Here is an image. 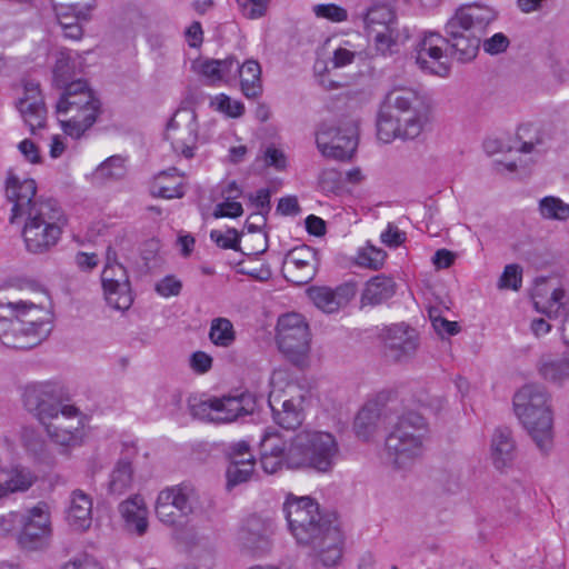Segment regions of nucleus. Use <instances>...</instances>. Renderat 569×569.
<instances>
[{"mask_svg": "<svg viewBox=\"0 0 569 569\" xmlns=\"http://www.w3.org/2000/svg\"><path fill=\"white\" fill-rule=\"evenodd\" d=\"M213 359L204 351H196L189 358L191 370L198 375H204L212 368Z\"/></svg>", "mask_w": 569, "mask_h": 569, "instance_id": "4d7b16f0", "label": "nucleus"}, {"mask_svg": "<svg viewBox=\"0 0 569 569\" xmlns=\"http://www.w3.org/2000/svg\"><path fill=\"white\" fill-rule=\"evenodd\" d=\"M214 104L217 110L226 113L231 118H239L244 112V106L241 101L232 100L227 94H219L214 98Z\"/></svg>", "mask_w": 569, "mask_h": 569, "instance_id": "3c124183", "label": "nucleus"}, {"mask_svg": "<svg viewBox=\"0 0 569 569\" xmlns=\"http://www.w3.org/2000/svg\"><path fill=\"white\" fill-rule=\"evenodd\" d=\"M91 6L83 8H80L78 4H71V6H57L56 7V13L57 18L61 24V27L64 29V36L70 39L78 40L82 37V28L79 23L68 22L63 19H67L69 16H74L77 20L83 19L87 20L88 18V11L91 10Z\"/></svg>", "mask_w": 569, "mask_h": 569, "instance_id": "c9c22d12", "label": "nucleus"}, {"mask_svg": "<svg viewBox=\"0 0 569 569\" xmlns=\"http://www.w3.org/2000/svg\"><path fill=\"white\" fill-rule=\"evenodd\" d=\"M279 350L293 363L303 361L310 350L309 326L299 313H288L279 318L277 325Z\"/></svg>", "mask_w": 569, "mask_h": 569, "instance_id": "ddd939ff", "label": "nucleus"}, {"mask_svg": "<svg viewBox=\"0 0 569 569\" xmlns=\"http://www.w3.org/2000/svg\"><path fill=\"white\" fill-rule=\"evenodd\" d=\"M188 407L193 418L218 423L231 422L241 416L251 413L254 409V399L247 392L234 397L190 398Z\"/></svg>", "mask_w": 569, "mask_h": 569, "instance_id": "9d476101", "label": "nucleus"}, {"mask_svg": "<svg viewBox=\"0 0 569 569\" xmlns=\"http://www.w3.org/2000/svg\"><path fill=\"white\" fill-rule=\"evenodd\" d=\"M522 283V268L517 263L507 264L498 281L499 289L519 290Z\"/></svg>", "mask_w": 569, "mask_h": 569, "instance_id": "a18cd8bd", "label": "nucleus"}, {"mask_svg": "<svg viewBox=\"0 0 569 569\" xmlns=\"http://www.w3.org/2000/svg\"><path fill=\"white\" fill-rule=\"evenodd\" d=\"M210 341L218 347L228 348L236 340V331L232 322L227 318H214L209 331Z\"/></svg>", "mask_w": 569, "mask_h": 569, "instance_id": "58836bf2", "label": "nucleus"}, {"mask_svg": "<svg viewBox=\"0 0 569 569\" xmlns=\"http://www.w3.org/2000/svg\"><path fill=\"white\" fill-rule=\"evenodd\" d=\"M54 421L56 419H49L42 425L46 428L47 435L54 443L69 448L79 446L82 442L84 436L83 417L77 407L76 412H71V415L58 421L60 430H56V432L50 430V426L51 423L53 425Z\"/></svg>", "mask_w": 569, "mask_h": 569, "instance_id": "393cba45", "label": "nucleus"}, {"mask_svg": "<svg viewBox=\"0 0 569 569\" xmlns=\"http://www.w3.org/2000/svg\"><path fill=\"white\" fill-rule=\"evenodd\" d=\"M445 46L447 40L439 33H425L416 46V62L420 69L440 77L448 76L450 67L443 54Z\"/></svg>", "mask_w": 569, "mask_h": 569, "instance_id": "aec40b11", "label": "nucleus"}, {"mask_svg": "<svg viewBox=\"0 0 569 569\" xmlns=\"http://www.w3.org/2000/svg\"><path fill=\"white\" fill-rule=\"evenodd\" d=\"M24 408L43 425L49 419H56L50 430H60L59 422L64 417L76 412V406L66 401L62 389L52 382H33L24 387L22 393Z\"/></svg>", "mask_w": 569, "mask_h": 569, "instance_id": "6e6552de", "label": "nucleus"}, {"mask_svg": "<svg viewBox=\"0 0 569 569\" xmlns=\"http://www.w3.org/2000/svg\"><path fill=\"white\" fill-rule=\"evenodd\" d=\"M21 521V512L18 511H10L6 515H0V537H8L13 533L19 535Z\"/></svg>", "mask_w": 569, "mask_h": 569, "instance_id": "864d4df0", "label": "nucleus"}, {"mask_svg": "<svg viewBox=\"0 0 569 569\" xmlns=\"http://www.w3.org/2000/svg\"><path fill=\"white\" fill-rule=\"evenodd\" d=\"M357 53L346 48H338L333 52L332 63L336 68H342L353 62Z\"/></svg>", "mask_w": 569, "mask_h": 569, "instance_id": "69168bd1", "label": "nucleus"}, {"mask_svg": "<svg viewBox=\"0 0 569 569\" xmlns=\"http://www.w3.org/2000/svg\"><path fill=\"white\" fill-rule=\"evenodd\" d=\"M283 512L289 530L298 545L308 547L325 567H333L342 557L343 537L340 529L320 511L309 496H287Z\"/></svg>", "mask_w": 569, "mask_h": 569, "instance_id": "7ed1b4c3", "label": "nucleus"}, {"mask_svg": "<svg viewBox=\"0 0 569 569\" xmlns=\"http://www.w3.org/2000/svg\"><path fill=\"white\" fill-rule=\"evenodd\" d=\"M549 405L550 395L539 385H526L513 396L515 412L522 425H533V412Z\"/></svg>", "mask_w": 569, "mask_h": 569, "instance_id": "412c9836", "label": "nucleus"}, {"mask_svg": "<svg viewBox=\"0 0 569 569\" xmlns=\"http://www.w3.org/2000/svg\"><path fill=\"white\" fill-rule=\"evenodd\" d=\"M264 162L268 167H273L277 170H283L287 164L284 153L274 147H268L266 149Z\"/></svg>", "mask_w": 569, "mask_h": 569, "instance_id": "0e129e2a", "label": "nucleus"}, {"mask_svg": "<svg viewBox=\"0 0 569 569\" xmlns=\"http://www.w3.org/2000/svg\"><path fill=\"white\" fill-rule=\"evenodd\" d=\"M126 173V159L121 156H111L93 171L92 179L96 182L104 183L122 179Z\"/></svg>", "mask_w": 569, "mask_h": 569, "instance_id": "e433bc0d", "label": "nucleus"}, {"mask_svg": "<svg viewBox=\"0 0 569 569\" xmlns=\"http://www.w3.org/2000/svg\"><path fill=\"white\" fill-rule=\"evenodd\" d=\"M340 449L336 437L326 431L302 430L289 445L276 430H267L260 441V463L266 473L287 469H313L318 472L332 470Z\"/></svg>", "mask_w": 569, "mask_h": 569, "instance_id": "f03ea898", "label": "nucleus"}, {"mask_svg": "<svg viewBox=\"0 0 569 569\" xmlns=\"http://www.w3.org/2000/svg\"><path fill=\"white\" fill-rule=\"evenodd\" d=\"M270 190L269 189H260L254 194H248V199L252 207H254V212H261L263 214H268L271 206H270Z\"/></svg>", "mask_w": 569, "mask_h": 569, "instance_id": "bf43d9fd", "label": "nucleus"}, {"mask_svg": "<svg viewBox=\"0 0 569 569\" xmlns=\"http://www.w3.org/2000/svg\"><path fill=\"white\" fill-rule=\"evenodd\" d=\"M425 107H429V104L417 90L409 87H395L386 94L379 116L397 117L412 113V111Z\"/></svg>", "mask_w": 569, "mask_h": 569, "instance_id": "5701e85b", "label": "nucleus"}, {"mask_svg": "<svg viewBox=\"0 0 569 569\" xmlns=\"http://www.w3.org/2000/svg\"><path fill=\"white\" fill-rule=\"evenodd\" d=\"M379 410L376 405L361 408L355 419V431L359 438L368 439L376 430L379 421Z\"/></svg>", "mask_w": 569, "mask_h": 569, "instance_id": "4c0bfd02", "label": "nucleus"}, {"mask_svg": "<svg viewBox=\"0 0 569 569\" xmlns=\"http://www.w3.org/2000/svg\"><path fill=\"white\" fill-rule=\"evenodd\" d=\"M240 78L241 91L244 97L253 99L262 93L261 67L256 60H247L241 66L237 61V67L232 72V80L236 76Z\"/></svg>", "mask_w": 569, "mask_h": 569, "instance_id": "7c9ffc66", "label": "nucleus"}, {"mask_svg": "<svg viewBox=\"0 0 569 569\" xmlns=\"http://www.w3.org/2000/svg\"><path fill=\"white\" fill-rule=\"evenodd\" d=\"M6 196L12 204L10 222L24 220L22 237L29 252L43 253L58 243L68 221L67 216L54 199L37 197L33 179L20 180L9 171Z\"/></svg>", "mask_w": 569, "mask_h": 569, "instance_id": "f257e3e1", "label": "nucleus"}, {"mask_svg": "<svg viewBox=\"0 0 569 569\" xmlns=\"http://www.w3.org/2000/svg\"><path fill=\"white\" fill-rule=\"evenodd\" d=\"M396 293V282L392 278L385 274L372 277L367 283L361 295L363 306H377Z\"/></svg>", "mask_w": 569, "mask_h": 569, "instance_id": "2f4dec72", "label": "nucleus"}, {"mask_svg": "<svg viewBox=\"0 0 569 569\" xmlns=\"http://www.w3.org/2000/svg\"><path fill=\"white\" fill-rule=\"evenodd\" d=\"M539 211L545 219L559 221L569 219V204L553 196L545 197L539 201Z\"/></svg>", "mask_w": 569, "mask_h": 569, "instance_id": "a19ab883", "label": "nucleus"}, {"mask_svg": "<svg viewBox=\"0 0 569 569\" xmlns=\"http://www.w3.org/2000/svg\"><path fill=\"white\" fill-rule=\"evenodd\" d=\"M134 446H126L121 458L111 471L108 482V491L114 496H121L127 492L133 482L132 458L136 457Z\"/></svg>", "mask_w": 569, "mask_h": 569, "instance_id": "c85d7f7f", "label": "nucleus"}, {"mask_svg": "<svg viewBox=\"0 0 569 569\" xmlns=\"http://www.w3.org/2000/svg\"><path fill=\"white\" fill-rule=\"evenodd\" d=\"M168 173L161 172L152 187V193L157 197H161L164 199H174L181 198L183 196V188L181 183L176 184H166L163 183V179Z\"/></svg>", "mask_w": 569, "mask_h": 569, "instance_id": "8fccbe9b", "label": "nucleus"}, {"mask_svg": "<svg viewBox=\"0 0 569 569\" xmlns=\"http://www.w3.org/2000/svg\"><path fill=\"white\" fill-rule=\"evenodd\" d=\"M380 338L385 356L393 362L411 359L419 348L417 330L403 322L383 328Z\"/></svg>", "mask_w": 569, "mask_h": 569, "instance_id": "dca6fc26", "label": "nucleus"}, {"mask_svg": "<svg viewBox=\"0 0 569 569\" xmlns=\"http://www.w3.org/2000/svg\"><path fill=\"white\" fill-rule=\"evenodd\" d=\"M63 569H102V567L93 557L84 553L68 561Z\"/></svg>", "mask_w": 569, "mask_h": 569, "instance_id": "680f3d73", "label": "nucleus"}, {"mask_svg": "<svg viewBox=\"0 0 569 569\" xmlns=\"http://www.w3.org/2000/svg\"><path fill=\"white\" fill-rule=\"evenodd\" d=\"M277 211L283 216L297 214L300 211L297 198L291 196L281 198Z\"/></svg>", "mask_w": 569, "mask_h": 569, "instance_id": "338daca9", "label": "nucleus"}, {"mask_svg": "<svg viewBox=\"0 0 569 569\" xmlns=\"http://www.w3.org/2000/svg\"><path fill=\"white\" fill-rule=\"evenodd\" d=\"M319 266L318 251L309 246L291 249L282 262L283 277L297 286L307 284L317 274Z\"/></svg>", "mask_w": 569, "mask_h": 569, "instance_id": "6ab92c4d", "label": "nucleus"}, {"mask_svg": "<svg viewBox=\"0 0 569 569\" xmlns=\"http://www.w3.org/2000/svg\"><path fill=\"white\" fill-rule=\"evenodd\" d=\"M243 208L240 202L234 201V199H226V201L218 203L214 207L212 216L217 219L219 218H238L242 216Z\"/></svg>", "mask_w": 569, "mask_h": 569, "instance_id": "5fc2aeb1", "label": "nucleus"}, {"mask_svg": "<svg viewBox=\"0 0 569 569\" xmlns=\"http://www.w3.org/2000/svg\"><path fill=\"white\" fill-rule=\"evenodd\" d=\"M429 425L415 411L401 415L385 440L387 458L398 469L412 465L422 457L429 439Z\"/></svg>", "mask_w": 569, "mask_h": 569, "instance_id": "39448f33", "label": "nucleus"}, {"mask_svg": "<svg viewBox=\"0 0 569 569\" xmlns=\"http://www.w3.org/2000/svg\"><path fill=\"white\" fill-rule=\"evenodd\" d=\"M538 371L550 383L562 386L569 382V355L563 357H541L538 363Z\"/></svg>", "mask_w": 569, "mask_h": 569, "instance_id": "72a5a7b5", "label": "nucleus"}, {"mask_svg": "<svg viewBox=\"0 0 569 569\" xmlns=\"http://www.w3.org/2000/svg\"><path fill=\"white\" fill-rule=\"evenodd\" d=\"M167 139L176 153L191 159L198 143V122L193 111L183 110L174 114L167 128Z\"/></svg>", "mask_w": 569, "mask_h": 569, "instance_id": "a211bd4d", "label": "nucleus"}, {"mask_svg": "<svg viewBox=\"0 0 569 569\" xmlns=\"http://www.w3.org/2000/svg\"><path fill=\"white\" fill-rule=\"evenodd\" d=\"M210 238L222 249H239L240 233L233 228L228 229L224 233L218 230H212L210 232Z\"/></svg>", "mask_w": 569, "mask_h": 569, "instance_id": "603ef678", "label": "nucleus"}, {"mask_svg": "<svg viewBox=\"0 0 569 569\" xmlns=\"http://www.w3.org/2000/svg\"><path fill=\"white\" fill-rule=\"evenodd\" d=\"M34 480L36 477L28 469L20 468L12 470L9 478L1 482L6 491V498L11 493L27 491L33 485Z\"/></svg>", "mask_w": 569, "mask_h": 569, "instance_id": "ea45409f", "label": "nucleus"}, {"mask_svg": "<svg viewBox=\"0 0 569 569\" xmlns=\"http://www.w3.org/2000/svg\"><path fill=\"white\" fill-rule=\"evenodd\" d=\"M240 540L247 549L253 552L264 551L269 547L268 537L260 531H252L250 528L242 529Z\"/></svg>", "mask_w": 569, "mask_h": 569, "instance_id": "49530a36", "label": "nucleus"}, {"mask_svg": "<svg viewBox=\"0 0 569 569\" xmlns=\"http://www.w3.org/2000/svg\"><path fill=\"white\" fill-rule=\"evenodd\" d=\"M119 513L124 522V529L136 536H143L149 527L148 509L144 499L134 495L118 507Z\"/></svg>", "mask_w": 569, "mask_h": 569, "instance_id": "bb28decb", "label": "nucleus"}, {"mask_svg": "<svg viewBox=\"0 0 569 569\" xmlns=\"http://www.w3.org/2000/svg\"><path fill=\"white\" fill-rule=\"evenodd\" d=\"M17 107L32 134L46 126L47 109L38 83L26 82L24 94L19 99Z\"/></svg>", "mask_w": 569, "mask_h": 569, "instance_id": "4be33fe9", "label": "nucleus"}, {"mask_svg": "<svg viewBox=\"0 0 569 569\" xmlns=\"http://www.w3.org/2000/svg\"><path fill=\"white\" fill-rule=\"evenodd\" d=\"M430 120V106L397 117L390 114L378 116L377 136L385 143L395 139L413 140L425 131Z\"/></svg>", "mask_w": 569, "mask_h": 569, "instance_id": "f8f14e48", "label": "nucleus"}, {"mask_svg": "<svg viewBox=\"0 0 569 569\" xmlns=\"http://www.w3.org/2000/svg\"><path fill=\"white\" fill-rule=\"evenodd\" d=\"M386 257L382 249L368 244L359 250L356 262L359 267L378 270L383 266Z\"/></svg>", "mask_w": 569, "mask_h": 569, "instance_id": "79ce46f5", "label": "nucleus"}, {"mask_svg": "<svg viewBox=\"0 0 569 569\" xmlns=\"http://www.w3.org/2000/svg\"><path fill=\"white\" fill-rule=\"evenodd\" d=\"M432 327L438 335L455 336L459 332L460 327L456 321H449L441 316L432 317Z\"/></svg>", "mask_w": 569, "mask_h": 569, "instance_id": "e2e57ef3", "label": "nucleus"}, {"mask_svg": "<svg viewBox=\"0 0 569 569\" xmlns=\"http://www.w3.org/2000/svg\"><path fill=\"white\" fill-rule=\"evenodd\" d=\"M21 518L18 542L24 549H37L51 533L49 507L40 501L21 513Z\"/></svg>", "mask_w": 569, "mask_h": 569, "instance_id": "f3484780", "label": "nucleus"}, {"mask_svg": "<svg viewBox=\"0 0 569 569\" xmlns=\"http://www.w3.org/2000/svg\"><path fill=\"white\" fill-rule=\"evenodd\" d=\"M268 403L273 421L284 430H296L305 420L301 399H286L280 401L274 391H270Z\"/></svg>", "mask_w": 569, "mask_h": 569, "instance_id": "a878e982", "label": "nucleus"}, {"mask_svg": "<svg viewBox=\"0 0 569 569\" xmlns=\"http://www.w3.org/2000/svg\"><path fill=\"white\" fill-rule=\"evenodd\" d=\"M359 19L381 56L393 54L399 44L410 37L408 29L399 28L397 14L388 6H373L360 14Z\"/></svg>", "mask_w": 569, "mask_h": 569, "instance_id": "1a4fd4ad", "label": "nucleus"}, {"mask_svg": "<svg viewBox=\"0 0 569 569\" xmlns=\"http://www.w3.org/2000/svg\"><path fill=\"white\" fill-rule=\"evenodd\" d=\"M533 425H522L537 448L548 453L553 446V413L551 405L533 412Z\"/></svg>", "mask_w": 569, "mask_h": 569, "instance_id": "cd10ccee", "label": "nucleus"}, {"mask_svg": "<svg viewBox=\"0 0 569 569\" xmlns=\"http://www.w3.org/2000/svg\"><path fill=\"white\" fill-rule=\"evenodd\" d=\"M355 295L356 286L351 282L342 283L335 289L326 286L308 289V296L315 306L327 313L336 312L347 306Z\"/></svg>", "mask_w": 569, "mask_h": 569, "instance_id": "b1692460", "label": "nucleus"}, {"mask_svg": "<svg viewBox=\"0 0 569 569\" xmlns=\"http://www.w3.org/2000/svg\"><path fill=\"white\" fill-rule=\"evenodd\" d=\"M239 10L247 19H260L266 16L270 0H236Z\"/></svg>", "mask_w": 569, "mask_h": 569, "instance_id": "09e8293b", "label": "nucleus"}, {"mask_svg": "<svg viewBox=\"0 0 569 569\" xmlns=\"http://www.w3.org/2000/svg\"><path fill=\"white\" fill-rule=\"evenodd\" d=\"M509 44V38L505 33L498 32L495 33L492 37L486 39L483 41L482 47L487 53L495 56L505 52L508 49Z\"/></svg>", "mask_w": 569, "mask_h": 569, "instance_id": "6e6d98bb", "label": "nucleus"}, {"mask_svg": "<svg viewBox=\"0 0 569 569\" xmlns=\"http://www.w3.org/2000/svg\"><path fill=\"white\" fill-rule=\"evenodd\" d=\"M106 300L117 310H127L133 302L129 276L126 268L117 261V253L107 250V262L101 273Z\"/></svg>", "mask_w": 569, "mask_h": 569, "instance_id": "4468645a", "label": "nucleus"}, {"mask_svg": "<svg viewBox=\"0 0 569 569\" xmlns=\"http://www.w3.org/2000/svg\"><path fill=\"white\" fill-rule=\"evenodd\" d=\"M254 473V466L251 463H244V466L229 465L226 471L227 477V489L232 488L248 482Z\"/></svg>", "mask_w": 569, "mask_h": 569, "instance_id": "37998d69", "label": "nucleus"}, {"mask_svg": "<svg viewBox=\"0 0 569 569\" xmlns=\"http://www.w3.org/2000/svg\"><path fill=\"white\" fill-rule=\"evenodd\" d=\"M199 508V495L190 483L162 489L156 501L157 518L166 526L177 527Z\"/></svg>", "mask_w": 569, "mask_h": 569, "instance_id": "9b49d317", "label": "nucleus"}, {"mask_svg": "<svg viewBox=\"0 0 569 569\" xmlns=\"http://www.w3.org/2000/svg\"><path fill=\"white\" fill-rule=\"evenodd\" d=\"M67 520L76 530H86L92 522V499L80 489L70 495V505L67 511Z\"/></svg>", "mask_w": 569, "mask_h": 569, "instance_id": "c756f323", "label": "nucleus"}, {"mask_svg": "<svg viewBox=\"0 0 569 569\" xmlns=\"http://www.w3.org/2000/svg\"><path fill=\"white\" fill-rule=\"evenodd\" d=\"M493 20L490 10L480 7L461 8L447 21L445 31L451 54L460 62H470L479 51L481 33Z\"/></svg>", "mask_w": 569, "mask_h": 569, "instance_id": "423d86ee", "label": "nucleus"}, {"mask_svg": "<svg viewBox=\"0 0 569 569\" xmlns=\"http://www.w3.org/2000/svg\"><path fill=\"white\" fill-rule=\"evenodd\" d=\"M313 14L319 19H326L335 23L348 19V11L336 3H320L312 7Z\"/></svg>", "mask_w": 569, "mask_h": 569, "instance_id": "c03bdc74", "label": "nucleus"}, {"mask_svg": "<svg viewBox=\"0 0 569 569\" xmlns=\"http://www.w3.org/2000/svg\"><path fill=\"white\" fill-rule=\"evenodd\" d=\"M515 456V441L509 428L496 429L491 440V457L497 469L508 466Z\"/></svg>", "mask_w": 569, "mask_h": 569, "instance_id": "473e14b6", "label": "nucleus"}, {"mask_svg": "<svg viewBox=\"0 0 569 569\" xmlns=\"http://www.w3.org/2000/svg\"><path fill=\"white\" fill-rule=\"evenodd\" d=\"M229 465L244 466L251 463L256 466L253 455L250 452V447L247 441H239L230 446L228 451Z\"/></svg>", "mask_w": 569, "mask_h": 569, "instance_id": "de8ad7c7", "label": "nucleus"}, {"mask_svg": "<svg viewBox=\"0 0 569 569\" xmlns=\"http://www.w3.org/2000/svg\"><path fill=\"white\" fill-rule=\"evenodd\" d=\"M182 289V283L174 276H167L156 284V291L161 297L178 296Z\"/></svg>", "mask_w": 569, "mask_h": 569, "instance_id": "13d9d810", "label": "nucleus"}, {"mask_svg": "<svg viewBox=\"0 0 569 569\" xmlns=\"http://www.w3.org/2000/svg\"><path fill=\"white\" fill-rule=\"evenodd\" d=\"M237 67V60L232 57L219 60L207 59L200 62L199 72L203 76L210 84L218 82H230L232 80V72Z\"/></svg>", "mask_w": 569, "mask_h": 569, "instance_id": "f704fd0d", "label": "nucleus"}, {"mask_svg": "<svg viewBox=\"0 0 569 569\" xmlns=\"http://www.w3.org/2000/svg\"><path fill=\"white\" fill-rule=\"evenodd\" d=\"M455 260V256L447 249H439L432 257V262L438 269L449 268Z\"/></svg>", "mask_w": 569, "mask_h": 569, "instance_id": "774afa93", "label": "nucleus"}, {"mask_svg": "<svg viewBox=\"0 0 569 569\" xmlns=\"http://www.w3.org/2000/svg\"><path fill=\"white\" fill-rule=\"evenodd\" d=\"M43 309L36 303L19 300L0 302V341L14 349H31L50 333L51 323L39 315Z\"/></svg>", "mask_w": 569, "mask_h": 569, "instance_id": "20e7f679", "label": "nucleus"}, {"mask_svg": "<svg viewBox=\"0 0 569 569\" xmlns=\"http://www.w3.org/2000/svg\"><path fill=\"white\" fill-rule=\"evenodd\" d=\"M316 142L322 156L336 160H349L358 146L357 129L353 124L336 128L322 123L317 132Z\"/></svg>", "mask_w": 569, "mask_h": 569, "instance_id": "2eb2a0df", "label": "nucleus"}, {"mask_svg": "<svg viewBox=\"0 0 569 569\" xmlns=\"http://www.w3.org/2000/svg\"><path fill=\"white\" fill-rule=\"evenodd\" d=\"M56 109L58 116L64 117L60 119L64 133L79 139L96 122L100 100L86 81L77 80L67 84Z\"/></svg>", "mask_w": 569, "mask_h": 569, "instance_id": "0eeeda50", "label": "nucleus"}, {"mask_svg": "<svg viewBox=\"0 0 569 569\" xmlns=\"http://www.w3.org/2000/svg\"><path fill=\"white\" fill-rule=\"evenodd\" d=\"M381 241L389 247H398L406 240V233L393 223H388L387 229L380 236Z\"/></svg>", "mask_w": 569, "mask_h": 569, "instance_id": "052dcab7", "label": "nucleus"}]
</instances>
